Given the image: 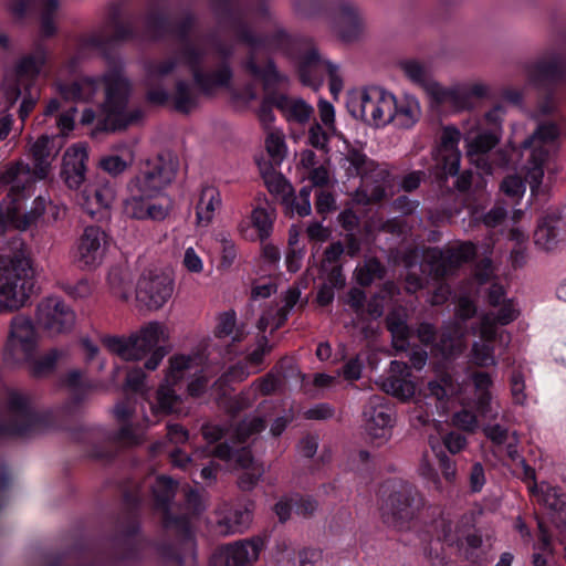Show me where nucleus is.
<instances>
[{"label": "nucleus", "mask_w": 566, "mask_h": 566, "mask_svg": "<svg viewBox=\"0 0 566 566\" xmlns=\"http://www.w3.org/2000/svg\"><path fill=\"white\" fill-rule=\"evenodd\" d=\"M265 148L269 156L281 161L285 156V143L282 137L274 133H270L265 139Z\"/></svg>", "instance_id": "nucleus-58"}, {"label": "nucleus", "mask_w": 566, "mask_h": 566, "mask_svg": "<svg viewBox=\"0 0 566 566\" xmlns=\"http://www.w3.org/2000/svg\"><path fill=\"white\" fill-rule=\"evenodd\" d=\"M266 420L263 417H254L251 420L243 419L234 430L233 441L235 443H244L251 436L265 429Z\"/></svg>", "instance_id": "nucleus-43"}, {"label": "nucleus", "mask_w": 566, "mask_h": 566, "mask_svg": "<svg viewBox=\"0 0 566 566\" xmlns=\"http://www.w3.org/2000/svg\"><path fill=\"white\" fill-rule=\"evenodd\" d=\"M244 69L253 77L261 80L263 90L268 92L265 97L271 99V104L273 106L281 111H284L287 107V96L283 94L277 95L273 92H270L271 90H274L280 83L286 80V77L277 71V67L273 59H268L265 66L260 67L256 63L255 53L251 52L247 56V60L244 62Z\"/></svg>", "instance_id": "nucleus-14"}, {"label": "nucleus", "mask_w": 566, "mask_h": 566, "mask_svg": "<svg viewBox=\"0 0 566 566\" xmlns=\"http://www.w3.org/2000/svg\"><path fill=\"white\" fill-rule=\"evenodd\" d=\"M64 384L73 391L75 403L84 401L87 394L95 387L91 381L84 380L83 374L77 369L66 374Z\"/></svg>", "instance_id": "nucleus-41"}, {"label": "nucleus", "mask_w": 566, "mask_h": 566, "mask_svg": "<svg viewBox=\"0 0 566 566\" xmlns=\"http://www.w3.org/2000/svg\"><path fill=\"white\" fill-rule=\"evenodd\" d=\"M264 182L271 193H287L292 196L294 189L281 172H277L269 165L268 171L262 172Z\"/></svg>", "instance_id": "nucleus-47"}, {"label": "nucleus", "mask_w": 566, "mask_h": 566, "mask_svg": "<svg viewBox=\"0 0 566 566\" xmlns=\"http://www.w3.org/2000/svg\"><path fill=\"white\" fill-rule=\"evenodd\" d=\"M57 8L59 0H45L41 13V33L45 38L52 36L56 32L53 15Z\"/></svg>", "instance_id": "nucleus-51"}, {"label": "nucleus", "mask_w": 566, "mask_h": 566, "mask_svg": "<svg viewBox=\"0 0 566 566\" xmlns=\"http://www.w3.org/2000/svg\"><path fill=\"white\" fill-rule=\"evenodd\" d=\"M252 224L259 231V238L261 241L268 239L272 229V221L265 209L256 208L251 214Z\"/></svg>", "instance_id": "nucleus-53"}, {"label": "nucleus", "mask_w": 566, "mask_h": 566, "mask_svg": "<svg viewBox=\"0 0 566 566\" xmlns=\"http://www.w3.org/2000/svg\"><path fill=\"white\" fill-rule=\"evenodd\" d=\"M172 281L166 275L142 276L136 287V300L148 310H158L171 297Z\"/></svg>", "instance_id": "nucleus-15"}, {"label": "nucleus", "mask_w": 566, "mask_h": 566, "mask_svg": "<svg viewBox=\"0 0 566 566\" xmlns=\"http://www.w3.org/2000/svg\"><path fill=\"white\" fill-rule=\"evenodd\" d=\"M167 339L166 327L159 322H150L128 338L106 336L102 343L111 353L118 355L124 360H139L151 352V356L145 363V368L155 370L168 354L166 347L159 345L161 340L166 342Z\"/></svg>", "instance_id": "nucleus-2"}, {"label": "nucleus", "mask_w": 566, "mask_h": 566, "mask_svg": "<svg viewBox=\"0 0 566 566\" xmlns=\"http://www.w3.org/2000/svg\"><path fill=\"white\" fill-rule=\"evenodd\" d=\"M104 233L98 227H87L81 237L77 261L82 268L92 269L101 259V239Z\"/></svg>", "instance_id": "nucleus-27"}, {"label": "nucleus", "mask_w": 566, "mask_h": 566, "mask_svg": "<svg viewBox=\"0 0 566 566\" xmlns=\"http://www.w3.org/2000/svg\"><path fill=\"white\" fill-rule=\"evenodd\" d=\"M500 142V135L496 130H488L478 134L469 144L468 155H478L484 157Z\"/></svg>", "instance_id": "nucleus-42"}, {"label": "nucleus", "mask_w": 566, "mask_h": 566, "mask_svg": "<svg viewBox=\"0 0 566 566\" xmlns=\"http://www.w3.org/2000/svg\"><path fill=\"white\" fill-rule=\"evenodd\" d=\"M147 32L154 38H160L170 34L172 24L168 17L158 11H151L146 19Z\"/></svg>", "instance_id": "nucleus-48"}, {"label": "nucleus", "mask_w": 566, "mask_h": 566, "mask_svg": "<svg viewBox=\"0 0 566 566\" xmlns=\"http://www.w3.org/2000/svg\"><path fill=\"white\" fill-rule=\"evenodd\" d=\"M261 547V539L227 545L213 555V566H249L258 559Z\"/></svg>", "instance_id": "nucleus-20"}, {"label": "nucleus", "mask_w": 566, "mask_h": 566, "mask_svg": "<svg viewBox=\"0 0 566 566\" xmlns=\"http://www.w3.org/2000/svg\"><path fill=\"white\" fill-rule=\"evenodd\" d=\"M381 389L394 397L401 400H408L413 397L416 392L415 384L405 378L390 376L381 382Z\"/></svg>", "instance_id": "nucleus-39"}, {"label": "nucleus", "mask_w": 566, "mask_h": 566, "mask_svg": "<svg viewBox=\"0 0 566 566\" xmlns=\"http://www.w3.org/2000/svg\"><path fill=\"white\" fill-rule=\"evenodd\" d=\"M108 283L119 298L127 301L132 287V280L120 269L114 268L108 273Z\"/></svg>", "instance_id": "nucleus-49"}, {"label": "nucleus", "mask_w": 566, "mask_h": 566, "mask_svg": "<svg viewBox=\"0 0 566 566\" xmlns=\"http://www.w3.org/2000/svg\"><path fill=\"white\" fill-rule=\"evenodd\" d=\"M474 255V244L467 242L446 251L438 247H429L423 251V261L430 268L429 274L436 280H441Z\"/></svg>", "instance_id": "nucleus-11"}, {"label": "nucleus", "mask_w": 566, "mask_h": 566, "mask_svg": "<svg viewBox=\"0 0 566 566\" xmlns=\"http://www.w3.org/2000/svg\"><path fill=\"white\" fill-rule=\"evenodd\" d=\"M108 18L113 27V33L102 35L99 39L101 45L111 46L115 43L127 41L134 36L132 22L120 20V12L117 7L111 9Z\"/></svg>", "instance_id": "nucleus-31"}, {"label": "nucleus", "mask_w": 566, "mask_h": 566, "mask_svg": "<svg viewBox=\"0 0 566 566\" xmlns=\"http://www.w3.org/2000/svg\"><path fill=\"white\" fill-rule=\"evenodd\" d=\"M559 134L558 125L554 122L546 120L539 123L533 134L522 143L524 149H531L525 180L530 182L533 192L542 184L544 176L543 165L549 155L545 146L554 143Z\"/></svg>", "instance_id": "nucleus-6"}, {"label": "nucleus", "mask_w": 566, "mask_h": 566, "mask_svg": "<svg viewBox=\"0 0 566 566\" xmlns=\"http://www.w3.org/2000/svg\"><path fill=\"white\" fill-rule=\"evenodd\" d=\"M7 408L11 416L8 423H0V436H31L54 426V416L50 411H34L29 397L18 391H10Z\"/></svg>", "instance_id": "nucleus-3"}, {"label": "nucleus", "mask_w": 566, "mask_h": 566, "mask_svg": "<svg viewBox=\"0 0 566 566\" xmlns=\"http://www.w3.org/2000/svg\"><path fill=\"white\" fill-rule=\"evenodd\" d=\"M161 526L165 535L175 539L179 546L177 548L172 544L164 543L160 546L161 555L177 566H185L186 554H192L195 548V537L188 516L161 512Z\"/></svg>", "instance_id": "nucleus-9"}, {"label": "nucleus", "mask_w": 566, "mask_h": 566, "mask_svg": "<svg viewBox=\"0 0 566 566\" xmlns=\"http://www.w3.org/2000/svg\"><path fill=\"white\" fill-rule=\"evenodd\" d=\"M3 97L6 99V111L11 108L21 96V88L18 78L6 77L2 84Z\"/></svg>", "instance_id": "nucleus-59"}, {"label": "nucleus", "mask_w": 566, "mask_h": 566, "mask_svg": "<svg viewBox=\"0 0 566 566\" xmlns=\"http://www.w3.org/2000/svg\"><path fill=\"white\" fill-rule=\"evenodd\" d=\"M190 358L186 356H175L170 358L169 373L166 376L165 384H161L156 392L157 406L153 407V411H161L164 413L174 412V406L181 402L180 396L176 395L171 386L176 385L181 378V373L189 368Z\"/></svg>", "instance_id": "nucleus-17"}, {"label": "nucleus", "mask_w": 566, "mask_h": 566, "mask_svg": "<svg viewBox=\"0 0 566 566\" xmlns=\"http://www.w3.org/2000/svg\"><path fill=\"white\" fill-rule=\"evenodd\" d=\"M56 87L64 101L88 102L96 94L98 82L95 77L83 76L70 84L57 83Z\"/></svg>", "instance_id": "nucleus-29"}, {"label": "nucleus", "mask_w": 566, "mask_h": 566, "mask_svg": "<svg viewBox=\"0 0 566 566\" xmlns=\"http://www.w3.org/2000/svg\"><path fill=\"white\" fill-rule=\"evenodd\" d=\"M38 348V335L29 317L18 315L10 323L4 355L14 358L20 352L24 360H30Z\"/></svg>", "instance_id": "nucleus-12"}, {"label": "nucleus", "mask_w": 566, "mask_h": 566, "mask_svg": "<svg viewBox=\"0 0 566 566\" xmlns=\"http://www.w3.org/2000/svg\"><path fill=\"white\" fill-rule=\"evenodd\" d=\"M209 77L208 88H199L203 94H210L213 86H228L232 80L233 73L227 62H222L220 67L212 73H207Z\"/></svg>", "instance_id": "nucleus-52"}, {"label": "nucleus", "mask_w": 566, "mask_h": 566, "mask_svg": "<svg viewBox=\"0 0 566 566\" xmlns=\"http://www.w3.org/2000/svg\"><path fill=\"white\" fill-rule=\"evenodd\" d=\"M218 325L214 335L218 338L229 336L235 327V312L233 310L223 312L218 317Z\"/></svg>", "instance_id": "nucleus-60"}, {"label": "nucleus", "mask_w": 566, "mask_h": 566, "mask_svg": "<svg viewBox=\"0 0 566 566\" xmlns=\"http://www.w3.org/2000/svg\"><path fill=\"white\" fill-rule=\"evenodd\" d=\"M178 167V159L170 151L159 153L155 158L145 161L144 168L132 179L133 185L148 196L157 197L172 182Z\"/></svg>", "instance_id": "nucleus-8"}, {"label": "nucleus", "mask_w": 566, "mask_h": 566, "mask_svg": "<svg viewBox=\"0 0 566 566\" xmlns=\"http://www.w3.org/2000/svg\"><path fill=\"white\" fill-rule=\"evenodd\" d=\"M195 22V15L190 12H187L178 24H176L175 27L172 25L171 34H175L181 44H184L186 41H190L189 33Z\"/></svg>", "instance_id": "nucleus-63"}, {"label": "nucleus", "mask_w": 566, "mask_h": 566, "mask_svg": "<svg viewBox=\"0 0 566 566\" xmlns=\"http://www.w3.org/2000/svg\"><path fill=\"white\" fill-rule=\"evenodd\" d=\"M452 423L464 431L473 432L476 428L478 420L474 413L467 409H462L453 415Z\"/></svg>", "instance_id": "nucleus-62"}, {"label": "nucleus", "mask_w": 566, "mask_h": 566, "mask_svg": "<svg viewBox=\"0 0 566 566\" xmlns=\"http://www.w3.org/2000/svg\"><path fill=\"white\" fill-rule=\"evenodd\" d=\"M220 203L219 192L213 187H205L201 190L199 202L197 205L198 221L205 220L209 223L212 220V213L216 205Z\"/></svg>", "instance_id": "nucleus-40"}, {"label": "nucleus", "mask_w": 566, "mask_h": 566, "mask_svg": "<svg viewBox=\"0 0 566 566\" xmlns=\"http://www.w3.org/2000/svg\"><path fill=\"white\" fill-rule=\"evenodd\" d=\"M35 281L31 261L22 240H12L0 250V313L21 308L34 293Z\"/></svg>", "instance_id": "nucleus-1"}, {"label": "nucleus", "mask_w": 566, "mask_h": 566, "mask_svg": "<svg viewBox=\"0 0 566 566\" xmlns=\"http://www.w3.org/2000/svg\"><path fill=\"white\" fill-rule=\"evenodd\" d=\"M511 155L505 149H499L493 154V158L491 163H488L484 157H479L476 159V164L480 167H483L485 172H492V166L496 167H506L510 164Z\"/></svg>", "instance_id": "nucleus-61"}, {"label": "nucleus", "mask_w": 566, "mask_h": 566, "mask_svg": "<svg viewBox=\"0 0 566 566\" xmlns=\"http://www.w3.org/2000/svg\"><path fill=\"white\" fill-rule=\"evenodd\" d=\"M329 61H324L316 48L307 50L298 60L297 73L302 84L318 90L324 82Z\"/></svg>", "instance_id": "nucleus-24"}, {"label": "nucleus", "mask_w": 566, "mask_h": 566, "mask_svg": "<svg viewBox=\"0 0 566 566\" xmlns=\"http://www.w3.org/2000/svg\"><path fill=\"white\" fill-rule=\"evenodd\" d=\"M501 190L510 197H518L525 190L524 180L516 176H507L501 182Z\"/></svg>", "instance_id": "nucleus-64"}, {"label": "nucleus", "mask_w": 566, "mask_h": 566, "mask_svg": "<svg viewBox=\"0 0 566 566\" xmlns=\"http://www.w3.org/2000/svg\"><path fill=\"white\" fill-rule=\"evenodd\" d=\"M250 470L242 473L238 479L237 484L242 491L253 490L265 472L262 464L252 467Z\"/></svg>", "instance_id": "nucleus-56"}, {"label": "nucleus", "mask_w": 566, "mask_h": 566, "mask_svg": "<svg viewBox=\"0 0 566 566\" xmlns=\"http://www.w3.org/2000/svg\"><path fill=\"white\" fill-rule=\"evenodd\" d=\"M472 356L473 363L479 367L495 365L493 347L489 344L475 342L472 345Z\"/></svg>", "instance_id": "nucleus-54"}, {"label": "nucleus", "mask_w": 566, "mask_h": 566, "mask_svg": "<svg viewBox=\"0 0 566 566\" xmlns=\"http://www.w3.org/2000/svg\"><path fill=\"white\" fill-rule=\"evenodd\" d=\"M179 54L184 63L189 67L195 84L199 88H208L209 75L202 72V61L207 54L205 48L195 44L191 41H186L181 44Z\"/></svg>", "instance_id": "nucleus-26"}, {"label": "nucleus", "mask_w": 566, "mask_h": 566, "mask_svg": "<svg viewBox=\"0 0 566 566\" xmlns=\"http://www.w3.org/2000/svg\"><path fill=\"white\" fill-rule=\"evenodd\" d=\"M67 356L69 350L65 348H51L39 358L33 356L30 360H27L30 375L36 379L46 378L54 373L57 363L65 360Z\"/></svg>", "instance_id": "nucleus-30"}, {"label": "nucleus", "mask_w": 566, "mask_h": 566, "mask_svg": "<svg viewBox=\"0 0 566 566\" xmlns=\"http://www.w3.org/2000/svg\"><path fill=\"white\" fill-rule=\"evenodd\" d=\"M54 137L48 135L40 136L31 146L30 153L34 161V175L39 179L48 177L51 169V159H54L59 149L53 153Z\"/></svg>", "instance_id": "nucleus-28"}, {"label": "nucleus", "mask_w": 566, "mask_h": 566, "mask_svg": "<svg viewBox=\"0 0 566 566\" xmlns=\"http://www.w3.org/2000/svg\"><path fill=\"white\" fill-rule=\"evenodd\" d=\"M24 191L23 185H14L10 188L8 193V198H11L10 202L6 207V216L7 220L18 230L25 231L30 228L45 211L46 199L42 196H39L34 200L33 208L24 213L23 216L19 214V209L15 206V202L19 200V197L22 196Z\"/></svg>", "instance_id": "nucleus-21"}, {"label": "nucleus", "mask_w": 566, "mask_h": 566, "mask_svg": "<svg viewBox=\"0 0 566 566\" xmlns=\"http://www.w3.org/2000/svg\"><path fill=\"white\" fill-rule=\"evenodd\" d=\"M332 25L338 38L350 43L358 39L361 23L356 8L348 1L342 0L332 12Z\"/></svg>", "instance_id": "nucleus-22"}, {"label": "nucleus", "mask_w": 566, "mask_h": 566, "mask_svg": "<svg viewBox=\"0 0 566 566\" xmlns=\"http://www.w3.org/2000/svg\"><path fill=\"white\" fill-rule=\"evenodd\" d=\"M460 168V153H444L442 165L437 166L436 181L440 187L447 181L448 176H458Z\"/></svg>", "instance_id": "nucleus-46"}, {"label": "nucleus", "mask_w": 566, "mask_h": 566, "mask_svg": "<svg viewBox=\"0 0 566 566\" xmlns=\"http://www.w3.org/2000/svg\"><path fill=\"white\" fill-rule=\"evenodd\" d=\"M380 91L374 87L363 91L359 96H353L347 103V108L353 117L376 125Z\"/></svg>", "instance_id": "nucleus-25"}, {"label": "nucleus", "mask_w": 566, "mask_h": 566, "mask_svg": "<svg viewBox=\"0 0 566 566\" xmlns=\"http://www.w3.org/2000/svg\"><path fill=\"white\" fill-rule=\"evenodd\" d=\"M396 98L391 94H386L384 91H380V96L378 101V109L377 112V124L386 125L395 119L397 115L396 112Z\"/></svg>", "instance_id": "nucleus-50"}, {"label": "nucleus", "mask_w": 566, "mask_h": 566, "mask_svg": "<svg viewBox=\"0 0 566 566\" xmlns=\"http://www.w3.org/2000/svg\"><path fill=\"white\" fill-rule=\"evenodd\" d=\"M98 166L113 177L123 174L129 166L130 163L124 160L118 155L105 156L99 159Z\"/></svg>", "instance_id": "nucleus-55"}, {"label": "nucleus", "mask_w": 566, "mask_h": 566, "mask_svg": "<svg viewBox=\"0 0 566 566\" xmlns=\"http://www.w3.org/2000/svg\"><path fill=\"white\" fill-rule=\"evenodd\" d=\"M396 112L395 119L403 128H409L419 120V106L413 101L396 102Z\"/></svg>", "instance_id": "nucleus-44"}, {"label": "nucleus", "mask_w": 566, "mask_h": 566, "mask_svg": "<svg viewBox=\"0 0 566 566\" xmlns=\"http://www.w3.org/2000/svg\"><path fill=\"white\" fill-rule=\"evenodd\" d=\"M558 219L553 217H544L538 222L535 231H534V242L535 244L542 247L543 249L549 250L556 243L557 237V228L556 223Z\"/></svg>", "instance_id": "nucleus-37"}, {"label": "nucleus", "mask_w": 566, "mask_h": 566, "mask_svg": "<svg viewBox=\"0 0 566 566\" xmlns=\"http://www.w3.org/2000/svg\"><path fill=\"white\" fill-rule=\"evenodd\" d=\"M130 197L123 202V213L129 219L136 220H164L168 216V208L161 205L151 203L154 197L140 191L138 187L133 185V180L128 184Z\"/></svg>", "instance_id": "nucleus-19"}, {"label": "nucleus", "mask_w": 566, "mask_h": 566, "mask_svg": "<svg viewBox=\"0 0 566 566\" xmlns=\"http://www.w3.org/2000/svg\"><path fill=\"white\" fill-rule=\"evenodd\" d=\"M385 323L392 338L403 340L409 339L412 335V331L407 324L406 308L402 306L394 307L387 314Z\"/></svg>", "instance_id": "nucleus-35"}, {"label": "nucleus", "mask_w": 566, "mask_h": 566, "mask_svg": "<svg viewBox=\"0 0 566 566\" xmlns=\"http://www.w3.org/2000/svg\"><path fill=\"white\" fill-rule=\"evenodd\" d=\"M144 117V112L140 108L130 112L124 111L120 115H112L104 117L98 122L96 130L115 133L127 129L128 126L138 123Z\"/></svg>", "instance_id": "nucleus-32"}, {"label": "nucleus", "mask_w": 566, "mask_h": 566, "mask_svg": "<svg viewBox=\"0 0 566 566\" xmlns=\"http://www.w3.org/2000/svg\"><path fill=\"white\" fill-rule=\"evenodd\" d=\"M139 546V521L136 513L130 510L117 524L111 544L112 554L116 559H130L137 556Z\"/></svg>", "instance_id": "nucleus-13"}, {"label": "nucleus", "mask_w": 566, "mask_h": 566, "mask_svg": "<svg viewBox=\"0 0 566 566\" xmlns=\"http://www.w3.org/2000/svg\"><path fill=\"white\" fill-rule=\"evenodd\" d=\"M35 323L50 337H55L72 331L75 314L63 301L48 297L38 304Z\"/></svg>", "instance_id": "nucleus-10"}, {"label": "nucleus", "mask_w": 566, "mask_h": 566, "mask_svg": "<svg viewBox=\"0 0 566 566\" xmlns=\"http://www.w3.org/2000/svg\"><path fill=\"white\" fill-rule=\"evenodd\" d=\"M224 7V11L229 14L230 21L229 27L233 31L239 42H242L251 48V52L254 53L256 48L277 49L282 45L283 41L286 40L287 34L283 30H277L272 35L258 36L253 34L249 24L243 21L240 17L233 15L228 6V0H219Z\"/></svg>", "instance_id": "nucleus-16"}, {"label": "nucleus", "mask_w": 566, "mask_h": 566, "mask_svg": "<svg viewBox=\"0 0 566 566\" xmlns=\"http://www.w3.org/2000/svg\"><path fill=\"white\" fill-rule=\"evenodd\" d=\"M45 63V52L42 46H38L33 54L27 55L20 60L15 67V77H36Z\"/></svg>", "instance_id": "nucleus-36"}, {"label": "nucleus", "mask_w": 566, "mask_h": 566, "mask_svg": "<svg viewBox=\"0 0 566 566\" xmlns=\"http://www.w3.org/2000/svg\"><path fill=\"white\" fill-rule=\"evenodd\" d=\"M251 522V513L248 509L234 511L232 516L226 517L218 522L220 533L227 535L229 533L241 532Z\"/></svg>", "instance_id": "nucleus-45"}, {"label": "nucleus", "mask_w": 566, "mask_h": 566, "mask_svg": "<svg viewBox=\"0 0 566 566\" xmlns=\"http://www.w3.org/2000/svg\"><path fill=\"white\" fill-rule=\"evenodd\" d=\"M525 76L537 88L557 87L566 82V48L552 46L523 66Z\"/></svg>", "instance_id": "nucleus-5"}, {"label": "nucleus", "mask_w": 566, "mask_h": 566, "mask_svg": "<svg viewBox=\"0 0 566 566\" xmlns=\"http://www.w3.org/2000/svg\"><path fill=\"white\" fill-rule=\"evenodd\" d=\"M107 71L103 74L105 98L102 104L105 117L120 115L126 111L133 92V84L125 74L124 64L117 57H108Z\"/></svg>", "instance_id": "nucleus-7"}, {"label": "nucleus", "mask_w": 566, "mask_h": 566, "mask_svg": "<svg viewBox=\"0 0 566 566\" xmlns=\"http://www.w3.org/2000/svg\"><path fill=\"white\" fill-rule=\"evenodd\" d=\"M381 396L370 397L367 406L364 408L363 417L365 420V430L367 434L376 440H385L392 427V409L385 405Z\"/></svg>", "instance_id": "nucleus-18"}, {"label": "nucleus", "mask_w": 566, "mask_h": 566, "mask_svg": "<svg viewBox=\"0 0 566 566\" xmlns=\"http://www.w3.org/2000/svg\"><path fill=\"white\" fill-rule=\"evenodd\" d=\"M87 159V150L81 145H74L64 153L61 176L70 189H78L85 180Z\"/></svg>", "instance_id": "nucleus-23"}, {"label": "nucleus", "mask_w": 566, "mask_h": 566, "mask_svg": "<svg viewBox=\"0 0 566 566\" xmlns=\"http://www.w3.org/2000/svg\"><path fill=\"white\" fill-rule=\"evenodd\" d=\"M422 506L418 490L412 484L402 483L382 501L380 517L388 527L408 531Z\"/></svg>", "instance_id": "nucleus-4"}, {"label": "nucleus", "mask_w": 566, "mask_h": 566, "mask_svg": "<svg viewBox=\"0 0 566 566\" xmlns=\"http://www.w3.org/2000/svg\"><path fill=\"white\" fill-rule=\"evenodd\" d=\"M177 486V482L169 476L160 475L156 479L151 488L156 509L161 512H170L169 505L175 497Z\"/></svg>", "instance_id": "nucleus-33"}, {"label": "nucleus", "mask_w": 566, "mask_h": 566, "mask_svg": "<svg viewBox=\"0 0 566 566\" xmlns=\"http://www.w3.org/2000/svg\"><path fill=\"white\" fill-rule=\"evenodd\" d=\"M198 93L185 80H178L175 85L174 106L181 114H189L198 106Z\"/></svg>", "instance_id": "nucleus-34"}, {"label": "nucleus", "mask_w": 566, "mask_h": 566, "mask_svg": "<svg viewBox=\"0 0 566 566\" xmlns=\"http://www.w3.org/2000/svg\"><path fill=\"white\" fill-rule=\"evenodd\" d=\"M345 159L350 164V167L347 169L349 176H359L361 179H365L376 168V164L373 160H369L365 154L354 147L348 149Z\"/></svg>", "instance_id": "nucleus-38"}, {"label": "nucleus", "mask_w": 566, "mask_h": 566, "mask_svg": "<svg viewBox=\"0 0 566 566\" xmlns=\"http://www.w3.org/2000/svg\"><path fill=\"white\" fill-rule=\"evenodd\" d=\"M438 346L444 358H451L462 353L461 343L455 340L450 332L441 334Z\"/></svg>", "instance_id": "nucleus-57"}]
</instances>
